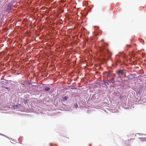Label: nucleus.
I'll list each match as a JSON object with an SVG mask.
<instances>
[{
    "instance_id": "f257e3e1",
    "label": "nucleus",
    "mask_w": 146,
    "mask_h": 146,
    "mask_svg": "<svg viewBox=\"0 0 146 146\" xmlns=\"http://www.w3.org/2000/svg\"><path fill=\"white\" fill-rule=\"evenodd\" d=\"M108 45L107 44L105 43L103 46L101 48V50L103 53L106 54H107L110 57L111 55V53L106 48Z\"/></svg>"
},
{
    "instance_id": "f03ea898",
    "label": "nucleus",
    "mask_w": 146,
    "mask_h": 146,
    "mask_svg": "<svg viewBox=\"0 0 146 146\" xmlns=\"http://www.w3.org/2000/svg\"><path fill=\"white\" fill-rule=\"evenodd\" d=\"M12 7V5L11 4L9 3L5 6V9L7 10H9L11 9Z\"/></svg>"
},
{
    "instance_id": "7ed1b4c3",
    "label": "nucleus",
    "mask_w": 146,
    "mask_h": 146,
    "mask_svg": "<svg viewBox=\"0 0 146 146\" xmlns=\"http://www.w3.org/2000/svg\"><path fill=\"white\" fill-rule=\"evenodd\" d=\"M108 82L109 83H113L115 82V81L113 78H112L111 80H108Z\"/></svg>"
},
{
    "instance_id": "20e7f679",
    "label": "nucleus",
    "mask_w": 146,
    "mask_h": 146,
    "mask_svg": "<svg viewBox=\"0 0 146 146\" xmlns=\"http://www.w3.org/2000/svg\"><path fill=\"white\" fill-rule=\"evenodd\" d=\"M50 90V88L48 87V86L46 87L44 89V90L45 91H49Z\"/></svg>"
},
{
    "instance_id": "39448f33",
    "label": "nucleus",
    "mask_w": 146,
    "mask_h": 146,
    "mask_svg": "<svg viewBox=\"0 0 146 146\" xmlns=\"http://www.w3.org/2000/svg\"><path fill=\"white\" fill-rule=\"evenodd\" d=\"M68 98V97L67 96H65L64 97L62 98V99L63 101H65L67 100Z\"/></svg>"
},
{
    "instance_id": "423d86ee",
    "label": "nucleus",
    "mask_w": 146,
    "mask_h": 146,
    "mask_svg": "<svg viewBox=\"0 0 146 146\" xmlns=\"http://www.w3.org/2000/svg\"><path fill=\"white\" fill-rule=\"evenodd\" d=\"M117 73L118 74H123V71L122 70H119Z\"/></svg>"
},
{
    "instance_id": "0eeeda50",
    "label": "nucleus",
    "mask_w": 146,
    "mask_h": 146,
    "mask_svg": "<svg viewBox=\"0 0 146 146\" xmlns=\"http://www.w3.org/2000/svg\"><path fill=\"white\" fill-rule=\"evenodd\" d=\"M139 40L140 42L142 43V44H143L144 43V42L143 40L141 39H139Z\"/></svg>"
},
{
    "instance_id": "6e6552de",
    "label": "nucleus",
    "mask_w": 146,
    "mask_h": 146,
    "mask_svg": "<svg viewBox=\"0 0 146 146\" xmlns=\"http://www.w3.org/2000/svg\"><path fill=\"white\" fill-rule=\"evenodd\" d=\"M21 106V105L20 104H19L18 105H16L15 106V108H19Z\"/></svg>"
},
{
    "instance_id": "1a4fd4ad",
    "label": "nucleus",
    "mask_w": 146,
    "mask_h": 146,
    "mask_svg": "<svg viewBox=\"0 0 146 146\" xmlns=\"http://www.w3.org/2000/svg\"><path fill=\"white\" fill-rule=\"evenodd\" d=\"M141 140L143 141H146V138H141Z\"/></svg>"
},
{
    "instance_id": "9d476101",
    "label": "nucleus",
    "mask_w": 146,
    "mask_h": 146,
    "mask_svg": "<svg viewBox=\"0 0 146 146\" xmlns=\"http://www.w3.org/2000/svg\"><path fill=\"white\" fill-rule=\"evenodd\" d=\"M74 106L76 108H77L78 107V105L77 103H76L75 104H74Z\"/></svg>"
},
{
    "instance_id": "9b49d317",
    "label": "nucleus",
    "mask_w": 146,
    "mask_h": 146,
    "mask_svg": "<svg viewBox=\"0 0 146 146\" xmlns=\"http://www.w3.org/2000/svg\"><path fill=\"white\" fill-rule=\"evenodd\" d=\"M27 102V100H24V103L25 104Z\"/></svg>"
}]
</instances>
